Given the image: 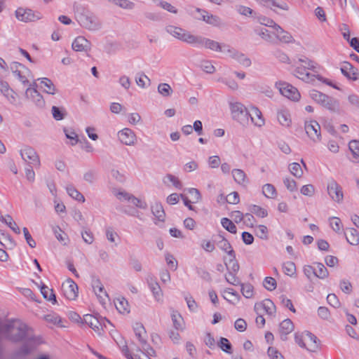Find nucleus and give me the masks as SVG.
Instances as JSON below:
<instances>
[{"mask_svg":"<svg viewBox=\"0 0 359 359\" xmlns=\"http://www.w3.org/2000/svg\"><path fill=\"white\" fill-rule=\"evenodd\" d=\"M133 330L141 346V349L140 351L147 358V359H152V357L156 356V351L147 343V335L144 327L140 323H135L133 325ZM118 346L123 354L128 359H142L137 354H131L126 344H118Z\"/></svg>","mask_w":359,"mask_h":359,"instance_id":"nucleus-1","label":"nucleus"},{"mask_svg":"<svg viewBox=\"0 0 359 359\" xmlns=\"http://www.w3.org/2000/svg\"><path fill=\"white\" fill-rule=\"evenodd\" d=\"M28 327L19 320H13L2 323L0 320V340L5 338L17 342L28 337Z\"/></svg>","mask_w":359,"mask_h":359,"instance_id":"nucleus-2","label":"nucleus"},{"mask_svg":"<svg viewBox=\"0 0 359 359\" xmlns=\"http://www.w3.org/2000/svg\"><path fill=\"white\" fill-rule=\"evenodd\" d=\"M301 63L294 71V76L305 82H314L316 79L321 81V77L310 72L309 70L316 68V63L308 59H299Z\"/></svg>","mask_w":359,"mask_h":359,"instance_id":"nucleus-3","label":"nucleus"},{"mask_svg":"<svg viewBox=\"0 0 359 359\" xmlns=\"http://www.w3.org/2000/svg\"><path fill=\"white\" fill-rule=\"evenodd\" d=\"M294 339L300 347L306 348L309 352L316 353L320 348V340L310 332L296 334Z\"/></svg>","mask_w":359,"mask_h":359,"instance_id":"nucleus-4","label":"nucleus"},{"mask_svg":"<svg viewBox=\"0 0 359 359\" xmlns=\"http://www.w3.org/2000/svg\"><path fill=\"white\" fill-rule=\"evenodd\" d=\"M218 247L228 256V258L224 259L226 269L237 272L239 270V265L236 260V254L230 243L226 238H223L218 243Z\"/></svg>","mask_w":359,"mask_h":359,"instance_id":"nucleus-5","label":"nucleus"},{"mask_svg":"<svg viewBox=\"0 0 359 359\" xmlns=\"http://www.w3.org/2000/svg\"><path fill=\"white\" fill-rule=\"evenodd\" d=\"M165 31L167 34L174 37L175 39L191 45L193 44L196 36L192 34L190 32L182 28L181 27L173 25H167L165 27Z\"/></svg>","mask_w":359,"mask_h":359,"instance_id":"nucleus-6","label":"nucleus"},{"mask_svg":"<svg viewBox=\"0 0 359 359\" xmlns=\"http://www.w3.org/2000/svg\"><path fill=\"white\" fill-rule=\"evenodd\" d=\"M76 19L80 26L89 31H97L101 27V24L97 18L88 12L78 13L76 16Z\"/></svg>","mask_w":359,"mask_h":359,"instance_id":"nucleus-7","label":"nucleus"},{"mask_svg":"<svg viewBox=\"0 0 359 359\" xmlns=\"http://www.w3.org/2000/svg\"><path fill=\"white\" fill-rule=\"evenodd\" d=\"M20 155L22 159L34 168H39L41 166L39 156L36 150L30 146L25 145L20 149Z\"/></svg>","mask_w":359,"mask_h":359,"instance_id":"nucleus-8","label":"nucleus"},{"mask_svg":"<svg viewBox=\"0 0 359 359\" xmlns=\"http://www.w3.org/2000/svg\"><path fill=\"white\" fill-rule=\"evenodd\" d=\"M276 88L280 93L287 99L297 102L300 100L301 95L297 88L285 81H277L275 83Z\"/></svg>","mask_w":359,"mask_h":359,"instance_id":"nucleus-9","label":"nucleus"},{"mask_svg":"<svg viewBox=\"0 0 359 359\" xmlns=\"http://www.w3.org/2000/svg\"><path fill=\"white\" fill-rule=\"evenodd\" d=\"M15 16L18 20L22 22H34L42 18L40 13L23 7H19L15 10Z\"/></svg>","mask_w":359,"mask_h":359,"instance_id":"nucleus-10","label":"nucleus"},{"mask_svg":"<svg viewBox=\"0 0 359 359\" xmlns=\"http://www.w3.org/2000/svg\"><path fill=\"white\" fill-rule=\"evenodd\" d=\"M83 321L89 327H90L95 332L100 333V330L104 328H108V325L111 326L110 321L106 318H99L90 314H86L83 316Z\"/></svg>","mask_w":359,"mask_h":359,"instance_id":"nucleus-11","label":"nucleus"},{"mask_svg":"<svg viewBox=\"0 0 359 359\" xmlns=\"http://www.w3.org/2000/svg\"><path fill=\"white\" fill-rule=\"evenodd\" d=\"M221 45L219 42L201 36H195L192 46L197 48H205L216 52L221 50Z\"/></svg>","mask_w":359,"mask_h":359,"instance_id":"nucleus-12","label":"nucleus"},{"mask_svg":"<svg viewBox=\"0 0 359 359\" xmlns=\"http://www.w3.org/2000/svg\"><path fill=\"white\" fill-rule=\"evenodd\" d=\"M117 137L119 142L126 146H135L137 143L135 133L129 128H124L117 133Z\"/></svg>","mask_w":359,"mask_h":359,"instance_id":"nucleus-13","label":"nucleus"},{"mask_svg":"<svg viewBox=\"0 0 359 359\" xmlns=\"http://www.w3.org/2000/svg\"><path fill=\"white\" fill-rule=\"evenodd\" d=\"M327 193L332 201L337 203H341L344 200V194L341 187L334 180H331L327 184Z\"/></svg>","mask_w":359,"mask_h":359,"instance_id":"nucleus-14","label":"nucleus"},{"mask_svg":"<svg viewBox=\"0 0 359 359\" xmlns=\"http://www.w3.org/2000/svg\"><path fill=\"white\" fill-rule=\"evenodd\" d=\"M146 281L154 300L157 302H163V293L156 278L152 275H148Z\"/></svg>","mask_w":359,"mask_h":359,"instance_id":"nucleus-15","label":"nucleus"},{"mask_svg":"<svg viewBox=\"0 0 359 359\" xmlns=\"http://www.w3.org/2000/svg\"><path fill=\"white\" fill-rule=\"evenodd\" d=\"M304 128L307 135L312 141L317 142L320 140V126L317 121L313 120L306 121Z\"/></svg>","mask_w":359,"mask_h":359,"instance_id":"nucleus-16","label":"nucleus"},{"mask_svg":"<svg viewBox=\"0 0 359 359\" xmlns=\"http://www.w3.org/2000/svg\"><path fill=\"white\" fill-rule=\"evenodd\" d=\"M229 108L233 118L239 122H241L243 118L247 116L248 114V109L239 102H230Z\"/></svg>","mask_w":359,"mask_h":359,"instance_id":"nucleus-17","label":"nucleus"},{"mask_svg":"<svg viewBox=\"0 0 359 359\" xmlns=\"http://www.w3.org/2000/svg\"><path fill=\"white\" fill-rule=\"evenodd\" d=\"M195 12H201L202 14H205V16H203V22L207 25L215 27H220L223 25L222 19L218 15H214L205 9L196 7Z\"/></svg>","mask_w":359,"mask_h":359,"instance_id":"nucleus-18","label":"nucleus"},{"mask_svg":"<svg viewBox=\"0 0 359 359\" xmlns=\"http://www.w3.org/2000/svg\"><path fill=\"white\" fill-rule=\"evenodd\" d=\"M62 290L64 296L69 300H74L78 296V286L72 280L63 283Z\"/></svg>","mask_w":359,"mask_h":359,"instance_id":"nucleus-19","label":"nucleus"},{"mask_svg":"<svg viewBox=\"0 0 359 359\" xmlns=\"http://www.w3.org/2000/svg\"><path fill=\"white\" fill-rule=\"evenodd\" d=\"M247 116H250L255 126L262 128L265 124V119L260 109L255 106H250Z\"/></svg>","mask_w":359,"mask_h":359,"instance_id":"nucleus-20","label":"nucleus"},{"mask_svg":"<svg viewBox=\"0 0 359 359\" xmlns=\"http://www.w3.org/2000/svg\"><path fill=\"white\" fill-rule=\"evenodd\" d=\"M25 95L34 102L33 104L36 107L43 109L45 107L46 103L43 96L35 88H28L26 90Z\"/></svg>","mask_w":359,"mask_h":359,"instance_id":"nucleus-21","label":"nucleus"},{"mask_svg":"<svg viewBox=\"0 0 359 359\" xmlns=\"http://www.w3.org/2000/svg\"><path fill=\"white\" fill-rule=\"evenodd\" d=\"M72 47L77 52H88L90 50L91 43L84 36H79L73 41Z\"/></svg>","mask_w":359,"mask_h":359,"instance_id":"nucleus-22","label":"nucleus"},{"mask_svg":"<svg viewBox=\"0 0 359 359\" xmlns=\"http://www.w3.org/2000/svg\"><path fill=\"white\" fill-rule=\"evenodd\" d=\"M11 68L15 78L24 85L28 83L27 76L24 74L25 71L27 70L24 65L19 62H14L11 65Z\"/></svg>","mask_w":359,"mask_h":359,"instance_id":"nucleus-23","label":"nucleus"},{"mask_svg":"<svg viewBox=\"0 0 359 359\" xmlns=\"http://www.w3.org/2000/svg\"><path fill=\"white\" fill-rule=\"evenodd\" d=\"M0 92L11 104L15 103L16 93L10 88L6 81L0 80Z\"/></svg>","mask_w":359,"mask_h":359,"instance_id":"nucleus-24","label":"nucleus"},{"mask_svg":"<svg viewBox=\"0 0 359 359\" xmlns=\"http://www.w3.org/2000/svg\"><path fill=\"white\" fill-rule=\"evenodd\" d=\"M231 175L234 182L240 186L245 187L250 182L248 175L242 169H233L231 170Z\"/></svg>","mask_w":359,"mask_h":359,"instance_id":"nucleus-25","label":"nucleus"},{"mask_svg":"<svg viewBox=\"0 0 359 359\" xmlns=\"http://www.w3.org/2000/svg\"><path fill=\"white\" fill-rule=\"evenodd\" d=\"M341 72L344 76L352 81L358 79L357 69L348 62H344L341 66Z\"/></svg>","mask_w":359,"mask_h":359,"instance_id":"nucleus-26","label":"nucleus"},{"mask_svg":"<svg viewBox=\"0 0 359 359\" xmlns=\"http://www.w3.org/2000/svg\"><path fill=\"white\" fill-rule=\"evenodd\" d=\"M93 290L100 303L102 304H105L106 300L108 299V294L99 280H95L93 282Z\"/></svg>","mask_w":359,"mask_h":359,"instance_id":"nucleus-27","label":"nucleus"},{"mask_svg":"<svg viewBox=\"0 0 359 359\" xmlns=\"http://www.w3.org/2000/svg\"><path fill=\"white\" fill-rule=\"evenodd\" d=\"M277 120L283 127L290 128L292 126L291 115L287 109L282 108L277 111Z\"/></svg>","mask_w":359,"mask_h":359,"instance_id":"nucleus-28","label":"nucleus"},{"mask_svg":"<svg viewBox=\"0 0 359 359\" xmlns=\"http://www.w3.org/2000/svg\"><path fill=\"white\" fill-rule=\"evenodd\" d=\"M273 34L282 43H289L294 41L292 36L279 25L276 27V29L273 31Z\"/></svg>","mask_w":359,"mask_h":359,"instance_id":"nucleus-29","label":"nucleus"},{"mask_svg":"<svg viewBox=\"0 0 359 359\" xmlns=\"http://www.w3.org/2000/svg\"><path fill=\"white\" fill-rule=\"evenodd\" d=\"M39 88L44 93L55 95L56 93V88L53 81L48 78L39 79Z\"/></svg>","mask_w":359,"mask_h":359,"instance_id":"nucleus-30","label":"nucleus"},{"mask_svg":"<svg viewBox=\"0 0 359 359\" xmlns=\"http://www.w3.org/2000/svg\"><path fill=\"white\" fill-rule=\"evenodd\" d=\"M255 309L258 311L263 310L266 314L270 316L276 313V306L273 302L269 299H266L262 302L255 304Z\"/></svg>","mask_w":359,"mask_h":359,"instance_id":"nucleus-31","label":"nucleus"},{"mask_svg":"<svg viewBox=\"0 0 359 359\" xmlns=\"http://www.w3.org/2000/svg\"><path fill=\"white\" fill-rule=\"evenodd\" d=\"M294 330V325L291 320L285 319L279 325V333L282 340H286V336Z\"/></svg>","mask_w":359,"mask_h":359,"instance_id":"nucleus-32","label":"nucleus"},{"mask_svg":"<svg viewBox=\"0 0 359 359\" xmlns=\"http://www.w3.org/2000/svg\"><path fill=\"white\" fill-rule=\"evenodd\" d=\"M222 295L224 299L232 304H238L241 300V296L232 288L224 289Z\"/></svg>","mask_w":359,"mask_h":359,"instance_id":"nucleus-33","label":"nucleus"},{"mask_svg":"<svg viewBox=\"0 0 359 359\" xmlns=\"http://www.w3.org/2000/svg\"><path fill=\"white\" fill-rule=\"evenodd\" d=\"M115 306L117 311L121 314L126 315L130 312V304L125 297L117 298L115 301Z\"/></svg>","mask_w":359,"mask_h":359,"instance_id":"nucleus-34","label":"nucleus"},{"mask_svg":"<svg viewBox=\"0 0 359 359\" xmlns=\"http://www.w3.org/2000/svg\"><path fill=\"white\" fill-rule=\"evenodd\" d=\"M347 242L352 245L359 244V232L354 228H349L344 232Z\"/></svg>","mask_w":359,"mask_h":359,"instance_id":"nucleus-35","label":"nucleus"},{"mask_svg":"<svg viewBox=\"0 0 359 359\" xmlns=\"http://www.w3.org/2000/svg\"><path fill=\"white\" fill-rule=\"evenodd\" d=\"M151 212L155 219L158 222H164L165 217V213L163 210L162 205L160 203H154L151 207Z\"/></svg>","mask_w":359,"mask_h":359,"instance_id":"nucleus-36","label":"nucleus"},{"mask_svg":"<svg viewBox=\"0 0 359 359\" xmlns=\"http://www.w3.org/2000/svg\"><path fill=\"white\" fill-rule=\"evenodd\" d=\"M330 227L335 233L340 234L344 232V226L341 219L337 217H330L328 218Z\"/></svg>","mask_w":359,"mask_h":359,"instance_id":"nucleus-37","label":"nucleus"},{"mask_svg":"<svg viewBox=\"0 0 359 359\" xmlns=\"http://www.w3.org/2000/svg\"><path fill=\"white\" fill-rule=\"evenodd\" d=\"M39 344L40 339L36 337H28L25 345L22 347L21 353L24 354L28 353Z\"/></svg>","mask_w":359,"mask_h":359,"instance_id":"nucleus-38","label":"nucleus"},{"mask_svg":"<svg viewBox=\"0 0 359 359\" xmlns=\"http://www.w3.org/2000/svg\"><path fill=\"white\" fill-rule=\"evenodd\" d=\"M66 191L68 195L73 199L81 202H85V198L83 195L79 192L74 186L68 185L66 187Z\"/></svg>","mask_w":359,"mask_h":359,"instance_id":"nucleus-39","label":"nucleus"},{"mask_svg":"<svg viewBox=\"0 0 359 359\" xmlns=\"http://www.w3.org/2000/svg\"><path fill=\"white\" fill-rule=\"evenodd\" d=\"M241 292L244 297L247 299L253 298L255 296V289L252 284L249 283H240Z\"/></svg>","mask_w":359,"mask_h":359,"instance_id":"nucleus-40","label":"nucleus"},{"mask_svg":"<svg viewBox=\"0 0 359 359\" xmlns=\"http://www.w3.org/2000/svg\"><path fill=\"white\" fill-rule=\"evenodd\" d=\"M262 194L268 198H276L278 196L275 187L269 183L265 184L262 187Z\"/></svg>","mask_w":359,"mask_h":359,"instance_id":"nucleus-41","label":"nucleus"},{"mask_svg":"<svg viewBox=\"0 0 359 359\" xmlns=\"http://www.w3.org/2000/svg\"><path fill=\"white\" fill-rule=\"evenodd\" d=\"M105 236L107 241L112 243L114 246L116 247L118 245L119 236L111 227L106 228Z\"/></svg>","mask_w":359,"mask_h":359,"instance_id":"nucleus-42","label":"nucleus"},{"mask_svg":"<svg viewBox=\"0 0 359 359\" xmlns=\"http://www.w3.org/2000/svg\"><path fill=\"white\" fill-rule=\"evenodd\" d=\"M231 58L234 59L236 61L245 67H250L252 63L250 59L248 57L238 50L235 52Z\"/></svg>","mask_w":359,"mask_h":359,"instance_id":"nucleus-43","label":"nucleus"},{"mask_svg":"<svg viewBox=\"0 0 359 359\" xmlns=\"http://www.w3.org/2000/svg\"><path fill=\"white\" fill-rule=\"evenodd\" d=\"M171 318L174 327L177 330H183L184 327V320L180 313L177 311H173Z\"/></svg>","mask_w":359,"mask_h":359,"instance_id":"nucleus-44","label":"nucleus"},{"mask_svg":"<svg viewBox=\"0 0 359 359\" xmlns=\"http://www.w3.org/2000/svg\"><path fill=\"white\" fill-rule=\"evenodd\" d=\"M346 104L354 111H359V96L355 93H351L347 96Z\"/></svg>","mask_w":359,"mask_h":359,"instance_id":"nucleus-45","label":"nucleus"},{"mask_svg":"<svg viewBox=\"0 0 359 359\" xmlns=\"http://www.w3.org/2000/svg\"><path fill=\"white\" fill-rule=\"evenodd\" d=\"M163 181L166 185H169V183L172 184L177 189L182 188V184L179 178L172 174H167Z\"/></svg>","mask_w":359,"mask_h":359,"instance_id":"nucleus-46","label":"nucleus"},{"mask_svg":"<svg viewBox=\"0 0 359 359\" xmlns=\"http://www.w3.org/2000/svg\"><path fill=\"white\" fill-rule=\"evenodd\" d=\"M200 248L207 253H211L215 250V244L213 241L208 238L202 239L199 243Z\"/></svg>","mask_w":359,"mask_h":359,"instance_id":"nucleus-47","label":"nucleus"},{"mask_svg":"<svg viewBox=\"0 0 359 359\" xmlns=\"http://www.w3.org/2000/svg\"><path fill=\"white\" fill-rule=\"evenodd\" d=\"M41 292L43 297L48 301L55 304L56 302L55 295L53 290L49 288L48 286L43 285L40 288Z\"/></svg>","mask_w":359,"mask_h":359,"instance_id":"nucleus-48","label":"nucleus"},{"mask_svg":"<svg viewBox=\"0 0 359 359\" xmlns=\"http://www.w3.org/2000/svg\"><path fill=\"white\" fill-rule=\"evenodd\" d=\"M51 113L53 118L56 121L63 120L67 115L66 109L64 107H58L56 106L52 107Z\"/></svg>","mask_w":359,"mask_h":359,"instance_id":"nucleus-49","label":"nucleus"},{"mask_svg":"<svg viewBox=\"0 0 359 359\" xmlns=\"http://www.w3.org/2000/svg\"><path fill=\"white\" fill-rule=\"evenodd\" d=\"M288 169L290 173L297 178H301L304 175L303 170L298 163L294 162L290 163L288 166Z\"/></svg>","mask_w":359,"mask_h":359,"instance_id":"nucleus-50","label":"nucleus"},{"mask_svg":"<svg viewBox=\"0 0 359 359\" xmlns=\"http://www.w3.org/2000/svg\"><path fill=\"white\" fill-rule=\"evenodd\" d=\"M164 257L168 266L172 271L177 270L178 263L173 255L169 252H166L164 254Z\"/></svg>","mask_w":359,"mask_h":359,"instance_id":"nucleus-51","label":"nucleus"},{"mask_svg":"<svg viewBox=\"0 0 359 359\" xmlns=\"http://www.w3.org/2000/svg\"><path fill=\"white\" fill-rule=\"evenodd\" d=\"M64 133L66 137L69 140V144L74 146L79 142V137L74 130L72 128H64Z\"/></svg>","mask_w":359,"mask_h":359,"instance_id":"nucleus-52","label":"nucleus"},{"mask_svg":"<svg viewBox=\"0 0 359 359\" xmlns=\"http://www.w3.org/2000/svg\"><path fill=\"white\" fill-rule=\"evenodd\" d=\"M137 85L141 88H147L150 83V79L144 74H139L135 77Z\"/></svg>","mask_w":359,"mask_h":359,"instance_id":"nucleus-53","label":"nucleus"},{"mask_svg":"<svg viewBox=\"0 0 359 359\" xmlns=\"http://www.w3.org/2000/svg\"><path fill=\"white\" fill-rule=\"evenodd\" d=\"M316 269H315V276L324 279L329 275V272L326 267L321 263H316Z\"/></svg>","mask_w":359,"mask_h":359,"instance_id":"nucleus-54","label":"nucleus"},{"mask_svg":"<svg viewBox=\"0 0 359 359\" xmlns=\"http://www.w3.org/2000/svg\"><path fill=\"white\" fill-rule=\"evenodd\" d=\"M283 272L290 277L296 274V266L292 262H286L283 265Z\"/></svg>","mask_w":359,"mask_h":359,"instance_id":"nucleus-55","label":"nucleus"},{"mask_svg":"<svg viewBox=\"0 0 359 359\" xmlns=\"http://www.w3.org/2000/svg\"><path fill=\"white\" fill-rule=\"evenodd\" d=\"M116 6L126 10H133L135 8V3L129 0H109Z\"/></svg>","mask_w":359,"mask_h":359,"instance_id":"nucleus-56","label":"nucleus"},{"mask_svg":"<svg viewBox=\"0 0 359 359\" xmlns=\"http://www.w3.org/2000/svg\"><path fill=\"white\" fill-rule=\"evenodd\" d=\"M222 226L228 231L231 233H236L237 228L231 220L226 217H224L221 219Z\"/></svg>","mask_w":359,"mask_h":359,"instance_id":"nucleus-57","label":"nucleus"},{"mask_svg":"<svg viewBox=\"0 0 359 359\" xmlns=\"http://www.w3.org/2000/svg\"><path fill=\"white\" fill-rule=\"evenodd\" d=\"M325 100V102H323L321 105L330 111H337L338 109L339 103L337 100L329 96H327V99Z\"/></svg>","mask_w":359,"mask_h":359,"instance_id":"nucleus-58","label":"nucleus"},{"mask_svg":"<svg viewBox=\"0 0 359 359\" xmlns=\"http://www.w3.org/2000/svg\"><path fill=\"white\" fill-rule=\"evenodd\" d=\"M158 92L163 97H168L172 93V89L168 83H163L158 86Z\"/></svg>","mask_w":359,"mask_h":359,"instance_id":"nucleus-59","label":"nucleus"},{"mask_svg":"<svg viewBox=\"0 0 359 359\" xmlns=\"http://www.w3.org/2000/svg\"><path fill=\"white\" fill-rule=\"evenodd\" d=\"M283 184L286 189L291 193L297 190V184L296 181L290 177H285L283 179Z\"/></svg>","mask_w":359,"mask_h":359,"instance_id":"nucleus-60","label":"nucleus"},{"mask_svg":"<svg viewBox=\"0 0 359 359\" xmlns=\"http://www.w3.org/2000/svg\"><path fill=\"white\" fill-rule=\"evenodd\" d=\"M348 149L351 152L353 157L359 158V140H353L348 142Z\"/></svg>","mask_w":359,"mask_h":359,"instance_id":"nucleus-61","label":"nucleus"},{"mask_svg":"<svg viewBox=\"0 0 359 359\" xmlns=\"http://www.w3.org/2000/svg\"><path fill=\"white\" fill-rule=\"evenodd\" d=\"M228 273L225 275L226 280L231 285H240V280L238 277H236V273L237 272L233 271L231 269H227Z\"/></svg>","mask_w":359,"mask_h":359,"instance_id":"nucleus-62","label":"nucleus"},{"mask_svg":"<svg viewBox=\"0 0 359 359\" xmlns=\"http://www.w3.org/2000/svg\"><path fill=\"white\" fill-rule=\"evenodd\" d=\"M310 96L311 99L320 104L325 102V99H327V95L316 90H313L310 92Z\"/></svg>","mask_w":359,"mask_h":359,"instance_id":"nucleus-63","label":"nucleus"},{"mask_svg":"<svg viewBox=\"0 0 359 359\" xmlns=\"http://www.w3.org/2000/svg\"><path fill=\"white\" fill-rule=\"evenodd\" d=\"M315 192L316 189L314 186L311 184L303 185L300 188V193L305 196L312 197L315 194Z\"/></svg>","mask_w":359,"mask_h":359,"instance_id":"nucleus-64","label":"nucleus"}]
</instances>
